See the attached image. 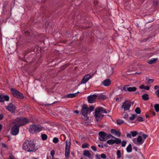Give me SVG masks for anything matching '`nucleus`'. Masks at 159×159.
<instances>
[{"mask_svg":"<svg viewBox=\"0 0 159 159\" xmlns=\"http://www.w3.org/2000/svg\"><path fill=\"white\" fill-rule=\"evenodd\" d=\"M28 122V120L26 118L23 117L16 118L14 121L16 124L11 128V133L13 135H17L18 133L20 127Z\"/></svg>","mask_w":159,"mask_h":159,"instance_id":"1","label":"nucleus"},{"mask_svg":"<svg viewBox=\"0 0 159 159\" xmlns=\"http://www.w3.org/2000/svg\"><path fill=\"white\" fill-rule=\"evenodd\" d=\"M37 147H35V144L31 141L25 140L23 144L22 149L28 152H35L38 149Z\"/></svg>","mask_w":159,"mask_h":159,"instance_id":"2","label":"nucleus"},{"mask_svg":"<svg viewBox=\"0 0 159 159\" xmlns=\"http://www.w3.org/2000/svg\"><path fill=\"white\" fill-rule=\"evenodd\" d=\"M107 113V111L102 107H98L96 108L95 111L94 117L97 122L102 119L104 115L102 114Z\"/></svg>","mask_w":159,"mask_h":159,"instance_id":"3","label":"nucleus"},{"mask_svg":"<svg viewBox=\"0 0 159 159\" xmlns=\"http://www.w3.org/2000/svg\"><path fill=\"white\" fill-rule=\"evenodd\" d=\"M42 127L40 125H30L29 132L32 134H34L39 132L42 130Z\"/></svg>","mask_w":159,"mask_h":159,"instance_id":"4","label":"nucleus"},{"mask_svg":"<svg viewBox=\"0 0 159 159\" xmlns=\"http://www.w3.org/2000/svg\"><path fill=\"white\" fill-rule=\"evenodd\" d=\"M10 91L14 96L20 99H23L24 98L23 94L16 89L11 88L10 89Z\"/></svg>","mask_w":159,"mask_h":159,"instance_id":"5","label":"nucleus"},{"mask_svg":"<svg viewBox=\"0 0 159 159\" xmlns=\"http://www.w3.org/2000/svg\"><path fill=\"white\" fill-rule=\"evenodd\" d=\"M131 106V102L129 100H126L123 103L121 107L122 108H123L124 111L129 110Z\"/></svg>","mask_w":159,"mask_h":159,"instance_id":"6","label":"nucleus"},{"mask_svg":"<svg viewBox=\"0 0 159 159\" xmlns=\"http://www.w3.org/2000/svg\"><path fill=\"white\" fill-rule=\"evenodd\" d=\"M70 143L67 141H66V145L65 151V157L66 158H68L70 155Z\"/></svg>","mask_w":159,"mask_h":159,"instance_id":"7","label":"nucleus"},{"mask_svg":"<svg viewBox=\"0 0 159 159\" xmlns=\"http://www.w3.org/2000/svg\"><path fill=\"white\" fill-rule=\"evenodd\" d=\"M89 111V108L86 104H84L81 110V114L84 116H86Z\"/></svg>","mask_w":159,"mask_h":159,"instance_id":"8","label":"nucleus"},{"mask_svg":"<svg viewBox=\"0 0 159 159\" xmlns=\"http://www.w3.org/2000/svg\"><path fill=\"white\" fill-rule=\"evenodd\" d=\"M98 134L100 137V138H99V139L101 141H106V133L103 131H100L99 133Z\"/></svg>","mask_w":159,"mask_h":159,"instance_id":"9","label":"nucleus"},{"mask_svg":"<svg viewBox=\"0 0 159 159\" xmlns=\"http://www.w3.org/2000/svg\"><path fill=\"white\" fill-rule=\"evenodd\" d=\"M97 95L93 94L92 95H90L88 97V100L89 102L93 103L95 102L97 98Z\"/></svg>","mask_w":159,"mask_h":159,"instance_id":"10","label":"nucleus"},{"mask_svg":"<svg viewBox=\"0 0 159 159\" xmlns=\"http://www.w3.org/2000/svg\"><path fill=\"white\" fill-rule=\"evenodd\" d=\"M9 97L7 95H3L0 93V102H3L5 101H8Z\"/></svg>","mask_w":159,"mask_h":159,"instance_id":"11","label":"nucleus"},{"mask_svg":"<svg viewBox=\"0 0 159 159\" xmlns=\"http://www.w3.org/2000/svg\"><path fill=\"white\" fill-rule=\"evenodd\" d=\"M91 76L89 74L87 75H85L83 78L81 84H84L87 82L88 80L91 78Z\"/></svg>","mask_w":159,"mask_h":159,"instance_id":"12","label":"nucleus"},{"mask_svg":"<svg viewBox=\"0 0 159 159\" xmlns=\"http://www.w3.org/2000/svg\"><path fill=\"white\" fill-rule=\"evenodd\" d=\"M6 107L7 109L11 112H13L16 108L15 105L12 104H10L8 106Z\"/></svg>","mask_w":159,"mask_h":159,"instance_id":"13","label":"nucleus"},{"mask_svg":"<svg viewBox=\"0 0 159 159\" xmlns=\"http://www.w3.org/2000/svg\"><path fill=\"white\" fill-rule=\"evenodd\" d=\"M138 134V133L136 131H132L130 132V134L128 133H127L126 136L127 138H131V135L133 137H134L136 136Z\"/></svg>","mask_w":159,"mask_h":159,"instance_id":"14","label":"nucleus"},{"mask_svg":"<svg viewBox=\"0 0 159 159\" xmlns=\"http://www.w3.org/2000/svg\"><path fill=\"white\" fill-rule=\"evenodd\" d=\"M111 83V81L109 79H106L102 82L103 84L106 86H109Z\"/></svg>","mask_w":159,"mask_h":159,"instance_id":"15","label":"nucleus"},{"mask_svg":"<svg viewBox=\"0 0 159 159\" xmlns=\"http://www.w3.org/2000/svg\"><path fill=\"white\" fill-rule=\"evenodd\" d=\"M83 155L89 158H90L91 156V155L89 151L86 150L83 151Z\"/></svg>","mask_w":159,"mask_h":159,"instance_id":"16","label":"nucleus"},{"mask_svg":"<svg viewBox=\"0 0 159 159\" xmlns=\"http://www.w3.org/2000/svg\"><path fill=\"white\" fill-rule=\"evenodd\" d=\"M79 93V92L74 93H70L68 94L66 96V97L68 98H73L76 97Z\"/></svg>","mask_w":159,"mask_h":159,"instance_id":"17","label":"nucleus"},{"mask_svg":"<svg viewBox=\"0 0 159 159\" xmlns=\"http://www.w3.org/2000/svg\"><path fill=\"white\" fill-rule=\"evenodd\" d=\"M158 59L157 58H152L151 60H150L148 61V63L149 64H152L155 63L156 62Z\"/></svg>","mask_w":159,"mask_h":159,"instance_id":"18","label":"nucleus"},{"mask_svg":"<svg viewBox=\"0 0 159 159\" xmlns=\"http://www.w3.org/2000/svg\"><path fill=\"white\" fill-rule=\"evenodd\" d=\"M142 99L144 101H147L149 99L148 95L147 93H145L142 96Z\"/></svg>","mask_w":159,"mask_h":159,"instance_id":"19","label":"nucleus"},{"mask_svg":"<svg viewBox=\"0 0 159 159\" xmlns=\"http://www.w3.org/2000/svg\"><path fill=\"white\" fill-rule=\"evenodd\" d=\"M137 141L138 142V143H139L140 144H142L144 142V141H143L142 137L140 136H139L137 138Z\"/></svg>","mask_w":159,"mask_h":159,"instance_id":"20","label":"nucleus"},{"mask_svg":"<svg viewBox=\"0 0 159 159\" xmlns=\"http://www.w3.org/2000/svg\"><path fill=\"white\" fill-rule=\"evenodd\" d=\"M139 88L141 89H145L148 90L150 89V87L148 86H145L144 85H141L139 86Z\"/></svg>","mask_w":159,"mask_h":159,"instance_id":"21","label":"nucleus"},{"mask_svg":"<svg viewBox=\"0 0 159 159\" xmlns=\"http://www.w3.org/2000/svg\"><path fill=\"white\" fill-rule=\"evenodd\" d=\"M114 139H115V143L117 144H118L121 143V141L120 139L116 138L115 137H114Z\"/></svg>","mask_w":159,"mask_h":159,"instance_id":"22","label":"nucleus"},{"mask_svg":"<svg viewBox=\"0 0 159 159\" xmlns=\"http://www.w3.org/2000/svg\"><path fill=\"white\" fill-rule=\"evenodd\" d=\"M126 149L128 152H131L132 151V147L131 145V144H129L127 147Z\"/></svg>","mask_w":159,"mask_h":159,"instance_id":"23","label":"nucleus"},{"mask_svg":"<svg viewBox=\"0 0 159 159\" xmlns=\"http://www.w3.org/2000/svg\"><path fill=\"white\" fill-rule=\"evenodd\" d=\"M97 96L98 98L100 99H106L107 98V97L105 96L102 94L98 95Z\"/></svg>","mask_w":159,"mask_h":159,"instance_id":"24","label":"nucleus"},{"mask_svg":"<svg viewBox=\"0 0 159 159\" xmlns=\"http://www.w3.org/2000/svg\"><path fill=\"white\" fill-rule=\"evenodd\" d=\"M107 143L110 145L113 144L115 143L114 140H109L107 141Z\"/></svg>","mask_w":159,"mask_h":159,"instance_id":"25","label":"nucleus"},{"mask_svg":"<svg viewBox=\"0 0 159 159\" xmlns=\"http://www.w3.org/2000/svg\"><path fill=\"white\" fill-rule=\"evenodd\" d=\"M128 89L129 92H135L137 88L135 87H129Z\"/></svg>","mask_w":159,"mask_h":159,"instance_id":"26","label":"nucleus"},{"mask_svg":"<svg viewBox=\"0 0 159 159\" xmlns=\"http://www.w3.org/2000/svg\"><path fill=\"white\" fill-rule=\"evenodd\" d=\"M154 108L155 111L157 112H158L159 111V104H156L154 106Z\"/></svg>","mask_w":159,"mask_h":159,"instance_id":"27","label":"nucleus"},{"mask_svg":"<svg viewBox=\"0 0 159 159\" xmlns=\"http://www.w3.org/2000/svg\"><path fill=\"white\" fill-rule=\"evenodd\" d=\"M116 154L117 155V158L120 159L121 157V152L120 150H118L116 152Z\"/></svg>","mask_w":159,"mask_h":159,"instance_id":"28","label":"nucleus"},{"mask_svg":"<svg viewBox=\"0 0 159 159\" xmlns=\"http://www.w3.org/2000/svg\"><path fill=\"white\" fill-rule=\"evenodd\" d=\"M135 111L137 114H140L141 113V110L139 107H137L135 109Z\"/></svg>","mask_w":159,"mask_h":159,"instance_id":"29","label":"nucleus"},{"mask_svg":"<svg viewBox=\"0 0 159 159\" xmlns=\"http://www.w3.org/2000/svg\"><path fill=\"white\" fill-rule=\"evenodd\" d=\"M31 32V30H27L25 31L24 32V34H25V35L26 36H28L29 35H32Z\"/></svg>","mask_w":159,"mask_h":159,"instance_id":"30","label":"nucleus"},{"mask_svg":"<svg viewBox=\"0 0 159 159\" xmlns=\"http://www.w3.org/2000/svg\"><path fill=\"white\" fill-rule=\"evenodd\" d=\"M41 136L42 139L43 140H46L47 139V136L46 134H42Z\"/></svg>","mask_w":159,"mask_h":159,"instance_id":"31","label":"nucleus"},{"mask_svg":"<svg viewBox=\"0 0 159 159\" xmlns=\"http://www.w3.org/2000/svg\"><path fill=\"white\" fill-rule=\"evenodd\" d=\"M106 138H107V140L109 138H111L114 139V137H115L113 136L110 134H107L106 133Z\"/></svg>","mask_w":159,"mask_h":159,"instance_id":"32","label":"nucleus"},{"mask_svg":"<svg viewBox=\"0 0 159 159\" xmlns=\"http://www.w3.org/2000/svg\"><path fill=\"white\" fill-rule=\"evenodd\" d=\"M153 3V5L155 7L157 6L159 4V2L157 0H154Z\"/></svg>","mask_w":159,"mask_h":159,"instance_id":"33","label":"nucleus"},{"mask_svg":"<svg viewBox=\"0 0 159 159\" xmlns=\"http://www.w3.org/2000/svg\"><path fill=\"white\" fill-rule=\"evenodd\" d=\"M117 124L119 125L122 124L123 123V121L119 119L117 120Z\"/></svg>","mask_w":159,"mask_h":159,"instance_id":"34","label":"nucleus"},{"mask_svg":"<svg viewBox=\"0 0 159 159\" xmlns=\"http://www.w3.org/2000/svg\"><path fill=\"white\" fill-rule=\"evenodd\" d=\"M137 116V114H133L132 115L131 117H129V119L131 120H133Z\"/></svg>","mask_w":159,"mask_h":159,"instance_id":"35","label":"nucleus"},{"mask_svg":"<svg viewBox=\"0 0 159 159\" xmlns=\"http://www.w3.org/2000/svg\"><path fill=\"white\" fill-rule=\"evenodd\" d=\"M89 144L88 143H85L83 144L82 146V148H87L89 147Z\"/></svg>","mask_w":159,"mask_h":159,"instance_id":"36","label":"nucleus"},{"mask_svg":"<svg viewBox=\"0 0 159 159\" xmlns=\"http://www.w3.org/2000/svg\"><path fill=\"white\" fill-rule=\"evenodd\" d=\"M133 142L135 144H137V145H139V146L140 145V144L139 143H138V142H137V139L136 138L134 139H133Z\"/></svg>","mask_w":159,"mask_h":159,"instance_id":"37","label":"nucleus"},{"mask_svg":"<svg viewBox=\"0 0 159 159\" xmlns=\"http://www.w3.org/2000/svg\"><path fill=\"white\" fill-rule=\"evenodd\" d=\"M58 139L57 138L55 137L53 139V142L54 143H58Z\"/></svg>","mask_w":159,"mask_h":159,"instance_id":"38","label":"nucleus"},{"mask_svg":"<svg viewBox=\"0 0 159 159\" xmlns=\"http://www.w3.org/2000/svg\"><path fill=\"white\" fill-rule=\"evenodd\" d=\"M129 87L127 85H125L123 87V89L125 91H129Z\"/></svg>","mask_w":159,"mask_h":159,"instance_id":"39","label":"nucleus"},{"mask_svg":"<svg viewBox=\"0 0 159 159\" xmlns=\"http://www.w3.org/2000/svg\"><path fill=\"white\" fill-rule=\"evenodd\" d=\"M121 142V146L122 147H125V146L127 142L125 141H122Z\"/></svg>","mask_w":159,"mask_h":159,"instance_id":"40","label":"nucleus"},{"mask_svg":"<svg viewBox=\"0 0 159 159\" xmlns=\"http://www.w3.org/2000/svg\"><path fill=\"white\" fill-rule=\"evenodd\" d=\"M137 120L140 122H142L143 121V119L142 117L139 116L137 118Z\"/></svg>","mask_w":159,"mask_h":159,"instance_id":"41","label":"nucleus"},{"mask_svg":"<svg viewBox=\"0 0 159 159\" xmlns=\"http://www.w3.org/2000/svg\"><path fill=\"white\" fill-rule=\"evenodd\" d=\"M94 109V107L93 106H90L89 107V112H91L92 111H93Z\"/></svg>","mask_w":159,"mask_h":159,"instance_id":"42","label":"nucleus"},{"mask_svg":"<svg viewBox=\"0 0 159 159\" xmlns=\"http://www.w3.org/2000/svg\"><path fill=\"white\" fill-rule=\"evenodd\" d=\"M101 157L103 159H106V156L104 154H102L100 155Z\"/></svg>","mask_w":159,"mask_h":159,"instance_id":"43","label":"nucleus"},{"mask_svg":"<svg viewBox=\"0 0 159 159\" xmlns=\"http://www.w3.org/2000/svg\"><path fill=\"white\" fill-rule=\"evenodd\" d=\"M115 134L116 135L118 136V137H120L121 135V133L120 131H116V133H115Z\"/></svg>","mask_w":159,"mask_h":159,"instance_id":"44","label":"nucleus"},{"mask_svg":"<svg viewBox=\"0 0 159 159\" xmlns=\"http://www.w3.org/2000/svg\"><path fill=\"white\" fill-rule=\"evenodd\" d=\"M154 80L153 79H149L147 82V83L149 84L150 83H152L153 82Z\"/></svg>","mask_w":159,"mask_h":159,"instance_id":"45","label":"nucleus"},{"mask_svg":"<svg viewBox=\"0 0 159 159\" xmlns=\"http://www.w3.org/2000/svg\"><path fill=\"white\" fill-rule=\"evenodd\" d=\"M92 149L94 151H96L97 150L96 148L93 146H92L91 147Z\"/></svg>","mask_w":159,"mask_h":159,"instance_id":"46","label":"nucleus"},{"mask_svg":"<svg viewBox=\"0 0 159 159\" xmlns=\"http://www.w3.org/2000/svg\"><path fill=\"white\" fill-rule=\"evenodd\" d=\"M116 130L115 129H112L111 130V132L112 134H115L116 133Z\"/></svg>","mask_w":159,"mask_h":159,"instance_id":"47","label":"nucleus"},{"mask_svg":"<svg viewBox=\"0 0 159 159\" xmlns=\"http://www.w3.org/2000/svg\"><path fill=\"white\" fill-rule=\"evenodd\" d=\"M142 136L143 137V139H145L147 137H148V135H147V134H143L142 135Z\"/></svg>","mask_w":159,"mask_h":159,"instance_id":"48","label":"nucleus"},{"mask_svg":"<svg viewBox=\"0 0 159 159\" xmlns=\"http://www.w3.org/2000/svg\"><path fill=\"white\" fill-rule=\"evenodd\" d=\"M51 155L52 157H53L55 154V151L54 150H52L51 152Z\"/></svg>","mask_w":159,"mask_h":159,"instance_id":"49","label":"nucleus"},{"mask_svg":"<svg viewBox=\"0 0 159 159\" xmlns=\"http://www.w3.org/2000/svg\"><path fill=\"white\" fill-rule=\"evenodd\" d=\"M155 93L157 96L159 98V89L156 91Z\"/></svg>","mask_w":159,"mask_h":159,"instance_id":"50","label":"nucleus"},{"mask_svg":"<svg viewBox=\"0 0 159 159\" xmlns=\"http://www.w3.org/2000/svg\"><path fill=\"white\" fill-rule=\"evenodd\" d=\"M62 111H64L65 112V113L66 114L67 113H68V110L67 109H63Z\"/></svg>","mask_w":159,"mask_h":159,"instance_id":"51","label":"nucleus"},{"mask_svg":"<svg viewBox=\"0 0 159 159\" xmlns=\"http://www.w3.org/2000/svg\"><path fill=\"white\" fill-rule=\"evenodd\" d=\"M8 159H15V158L14 156H10Z\"/></svg>","mask_w":159,"mask_h":159,"instance_id":"52","label":"nucleus"},{"mask_svg":"<svg viewBox=\"0 0 159 159\" xmlns=\"http://www.w3.org/2000/svg\"><path fill=\"white\" fill-rule=\"evenodd\" d=\"M2 146L3 147H5L6 148H7V146L6 145L5 143H2Z\"/></svg>","mask_w":159,"mask_h":159,"instance_id":"53","label":"nucleus"},{"mask_svg":"<svg viewBox=\"0 0 159 159\" xmlns=\"http://www.w3.org/2000/svg\"><path fill=\"white\" fill-rule=\"evenodd\" d=\"M154 88L155 89H159V86L156 85L154 86Z\"/></svg>","mask_w":159,"mask_h":159,"instance_id":"54","label":"nucleus"},{"mask_svg":"<svg viewBox=\"0 0 159 159\" xmlns=\"http://www.w3.org/2000/svg\"><path fill=\"white\" fill-rule=\"evenodd\" d=\"M128 116L129 115L128 114H126L124 116V118H125V119L127 118L128 117Z\"/></svg>","mask_w":159,"mask_h":159,"instance_id":"55","label":"nucleus"},{"mask_svg":"<svg viewBox=\"0 0 159 159\" xmlns=\"http://www.w3.org/2000/svg\"><path fill=\"white\" fill-rule=\"evenodd\" d=\"M3 117V115L2 114H1L0 115V120H2Z\"/></svg>","mask_w":159,"mask_h":159,"instance_id":"56","label":"nucleus"},{"mask_svg":"<svg viewBox=\"0 0 159 159\" xmlns=\"http://www.w3.org/2000/svg\"><path fill=\"white\" fill-rule=\"evenodd\" d=\"M96 159H100V157L98 156V155H96Z\"/></svg>","mask_w":159,"mask_h":159,"instance_id":"57","label":"nucleus"},{"mask_svg":"<svg viewBox=\"0 0 159 159\" xmlns=\"http://www.w3.org/2000/svg\"><path fill=\"white\" fill-rule=\"evenodd\" d=\"M74 113L76 114H78L79 113V111L77 110L74 111Z\"/></svg>","mask_w":159,"mask_h":159,"instance_id":"58","label":"nucleus"},{"mask_svg":"<svg viewBox=\"0 0 159 159\" xmlns=\"http://www.w3.org/2000/svg\"><path fill=\"white\" fill-rule=\"evenodd\" d=\"M98 146L99 147H101L102 148H104V147L103 145H100V144H98Z\"/></svg>","mask_w":159,"mask_h":159,"instance_id":"59","label":"nucleus"},{"mask_svg":"<svg viewBox=\"0 0 159 159\" xmlns=\"http://www.w3.org/2000/svg\"><path fill=\"white\" fill-rule=\"evenodd\" d=\"M133 148L135 150V151H137V148L135 147H134Z\"/></svg>","mask_w":159,"mask_h":159,"instance_id":"60","label":"nucleus"},{"mask_svg":"<svg viewBox=\"0 0 159 159\" xmlns=\"http://www.w3.org/2000/svg\"><path fill=\"white\" fill-rule=\"evenodd\" d=\"M104 146L107 148V147H108V145L107 144V143H105V144H104Z\"/></svg>","mask_w":159,"mask_h":159,"instance_id":"61","label":"nucleus"},{"mask_svg":"<svg viewBox=\"0 0 159 159\" xmlns=\"http://www.w3.org/2000/svg\"><path fill=\"white\" fill-rule=\"evenodd\" d=\"M145 116H146V118H148L149 117V115H147V114H146L145 115Z\"/></svg>","mask_w":159,"mask_h":159,"instance_id":"62","label":"nucleus"},{"mask_svg":"<svg viewBox=\"0 0 159 159\" xmlns=\"http://www.w3.org/2000/svg\"><path fill=\"white\" fill-rule=\"evenodd\" d=\"M2 125L0 124V131H1V129H2Z\"/></svg>","mask_w":159,"mask_h":159,"instance_id":"63","label":"nucleus"},{"mask_svg":"<svg viewBox=\"0 0 159 159\" xmlns=\"http://www.w3.org/2000/svg\"><path fill=\"white\" fill-rule=\"evenodd\" d=\"M119 98H116V101H117L119 100Z\"/></svg>","mask_w":159,"mask_h":159,"instance_id":"64","label":"nucleus"}]
</instances>
